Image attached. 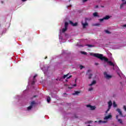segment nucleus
<instances>
[{
    "mask_svg": "<svg viewBox=\"0 0 126 126\" xmlns=\"http://www.w3.org/2000/svg\"><path fill=\"white\" fill-rule=\"evenodd\" d=\"M88 0H83V2H85V1H87Z\"/></svg>",
    "mask_w": 126,
    "mask_h": 126,
    "instance_id": "obj_29",
    "label": "nucleus"
},
{
    "mask_svg": "<svg viewBox=\"0 0 126 126\" xmlns=\"http://www.w3.org/2000/svg\"><path fill=\"white\" fill-rule=\"evenodd\" d=\"M96 81H93L92 83V84H90V86H92V85H94V84H95Z\"/></svg>",
    "mask_w": 126,
    "mask_h": 126,
    "instance_id": "obj_18",
    "label": "nucleus"
},
{
    "mask_svg": "<svg viewBox=\"0 0 126 126\" xmlns=\"http://www.w3.org/2000/svg\"><path fill=\"white\" fill-rule=\"evenodd\" d=\"M112 115L109 114L108 116H105V118H104V120L105 121H107V120H109L110 119H112Z\"/></svg>",
    "mask_w": 126,
    "mask_h": 126,
    "instance_id": "obj_7",
    "label": "nucleus"
},
{
    "mask_svg": "<svg viewBox=\"0 0 126 126\" xmlns=\"http://www.w3.org/2000/svg\"><path fill=\"white\" fill-rule=\"evenodd\" d=\"M87 107L88 108H90V110H95V109H96V107L95 106H92L90 105H87Z\"/></svg>",
    "mask_w": 126,
    "mask_h": 126,
    "instance_id": "obj_9",
    "label": "nucleus"
},
{
    "mask_svg": "<svg viewBox=\"0 0 126 126\" xmlns=\"http://www.w3.org/2000/svg\"><path fill=\"white\" fill-rule=\"evenodd\" d=\"M117 111L119 113V115L120 117H123V113H122V111H121V109H117Z\"/></svg>",
    "mask_w": 126,
    "mask_h": 126,
    "instance_id": "obj_13",
    "label": "nucleus"
},
{
    "mask_svg": "<svg viewBox=\"0 0 126 126\" xmlns=\"http://www.w3.org/2000/svg\"><path fill=\"white\" fill-rule=\"evenodd\" d=\"M98 123L100 124L101 123H102V124H106V123H107V121H102L100 120L99 121H98Z\"/></svg>",
    "mask_w": 126,
    "mask_h": 126,
    "instance_id": "obj_20",
    "label": "nucleus"
},
{
    "mask_svg": "<svg viewBox=\"0 0 126 126\" xmlns=\"http://www.w3.org/2000/svg\"><path fill=\"white\" fill-rule=\"evenodd\" d=\"M99 26V24H95V26Z\"/></svg>",
    "mask_w": 126,
    "mask_h": 126,
    "instance_id": "obj_30",
    "label": "nucleus"
},
{
    "mask_svg": "<svg viewBox=\"0 0 126 126\" xmlns=\"http://www.w3.org/2000/svg\"><path fill=\"white\" fill-rule=\"evenodd\" d=\"M69 23L70 24H71V25H72V26H76L77 25V23H73V22H72L71 21H69Z\"/></svg>",
    "mask_w": 126,
    "mask_h": 126,
    "instance_id": "obj_12",
    "label": "nucleus"
},
{
    "mask_svg": "<svg viewBox=\"0 0 126 126\" xmlns=\"http://www.w3.org/2000/svg\"><path fill=\"white\" fill-rule=\"evenodd\" d=\"M69 74H67L66 75H64V76H63V79H64V78H67V79H69V78H70V77H71V75L69 76Z\"/></svg>",
    "mask_w": 126,
    "mask_h": 126,
    "instance_id": "obj_10",
    "label": "nucleus"
},
{
    "mask_svg": "<svg viewBox=\"0 0 126 126\" xmlns=\"http://www.w3.org/2000/svg\"><path fill=\"white\" fill-rule=\"evenodd\" d=\"M109 18H110V16H106L104 17L103 19H100V21H103V20H107L109 19Z\"/></svg>",
    "mask_w": 126,
    "mask_h": 126,
    "instance_id": "obj_11",
    "label": "nucleus"
},
{
    "mask_svg": "<svg viewBox=\"0 0 126 126\" xmlns=\"http://www.w3.org/2000/svg\"><path fill=\"white\" fill-rule=\"evenodd\" d=\"M26 0H22V1H26Z\"/></svg>",
    "mask_w": 126,
    "mask_h": 126,
    "instance_id": "obj_31",
    "label": "nucleus"
},
{
    "mask_svg": "<svg viewBox=\"0 0 126 126\" xmlns=\"http://www.w3.org/2000/svg\"><path fill=\"white\" fill-rule=\"evenodd\" d=\"M124 109L125 111H126V106H124Z\"/></svg>",
    "mask_w": 126,
    "mask_h": 126,
    "instance_id": "obj_28",
    "label": "nucleus"
},
{
    "mask_svg": "<svg viewBox=\"0 0 126 126\" xmlns=\"http://www.w3.org/2000/svg\"><path fill=\"white\" fill-rule=\"evenodd\" d=\"M93 16L95 17L98 16V13L97 12H95L93 13Z\"/></svg>",
    "mask_w": 126,
    "mask_h": 126,
    "instance_id": "obj_21",
    "label": "nucleus"
},
{
    "mask_svg": "<svg viewBox=\"0 0 126 126\" xmlns=\"http://www.w3.org/2000/svg\"><path fill=\"white\" fill-rule=\"evenodd\" d=\"M70 6H68L67 7L68 8Z\"/></svg>",
    "mask_w": 126,
    "mask_h": 126,
    "instance_id": "obj_35",
    "label": "nucleus"
},
{
    "mask_svg": "<svg viewBox=\"0 0 126 126\" xmlns=\"http://www.w3.org/2000/svg\"><path fill=\"white\" fill-rule=\"evenodd\" d=\"M92 90H93V88H90L89 89V91H92Z\"/></svg>",
    "mask_w": 126,
    "mask_h": 126,
    "instance_id": "obj_26",
    "label": "nucleus"
},
{
    "mask_svg": "<svg viewBox=\"0 0 126 126\" xmlns=\"http://www.w3.org/2000/svg\"><path fill=\"white\" fill-rule=\"evenodd\" d=\"M91 56H93L94 57H95V58H97L98 59H100L101 61H104V62H106L107 63L109 64V65H111L114 66L113 69L114 70H116L117 71L118 75L121 76V71L120 70V69L119 68V67L117 66L116 64V63H112L111 61H109L108 59L103 57V55L100 54L99 53H90Z\"/></svg>",
    "mask_w": 126,
    "mask_h": 126,
    "instance_id": "obj_1",
    "label": "nucleus"
},
{
    "mask_svg": "<svg viewBox=\"0 0 126 126\" xmlns=\"http://www.w3.org/2000/svg\"><path fill=\"white\" fill-rule=\"evenodd\" d=\"M112 101H109L108 102V109H107V110L106 111V113L107 114V113H108V112H109V111H110V109H111V107L112 106Z\"/></svg>",
    "mask_w": 126,
    "mask_h": 126,
    "instance_id": "obj_6",
    "label": "nucleus"
},
{
    "mask_svg": "<svg viewBox=\"0 0 126 126\" xmlns=\"http://www.w3.org/2000/svg\"><path fill=\"white\" fill-rule=\"evenodd\" d=\"M1 3H3V2L1 1Z\"/></svg>",
    "mask_w": 126,
    "mask_h": 126,
    "instance_id": "obj_39",
    "label": "nucleus"
},
{
    "mask_svg": "<svg viewBox=\"0 0 126 126\" xmlns=\"http://www.w3.org/2000/svg\"><path fill=\"white\" fill-rule=\"evenodd\" d=\"M35 104L36 103L35 102V101H32L31 103V105L28 107V111H30V110H31V109H32V108H33V107L35 106Z\"/></svg>",
    "mask_w": 126,
    "mask_h": 126,
    "instance_id": "obj_4",
    "label": "nucleus"
},
{
    "mask_svg": "<svg viewBox=\"0 0 126 126\" xmlns=\"http://www.w3.org/2000/svg\"><path fill=\"white\" fill-rule=\"evenodd\" d=\"M87 46H88V47H94V46H93V45H90V44L87 45Z\"/></svg>",
    "mask_w": 126,
    "mask_h": 126,
    "instance_id": "obj_27",
    "label": "nucleus"
},
{
    "mask_svg": "<svg viewBox=\"0 0 126 126\" xmlns=\"http://www.w3.org/2000/svg\"><path fill=\"white\" fill-rule=\"evenodd\" d=\"M122 1H125V0H122Z\"/></svg>",
    "mask_w": 126,
    "mask_h": 126,
    "instance_id": "obj_37",
    "label": "nucleus"
},
{
    "mask_svg": "<svg viewBox=\"0 0 126 126\" xmlns=\"http://www.w3.org/2000/svg\"><path fill=\"white\" fill-rule=\"evenodd\" d=\"M98 8V6L97 5L95 6V8Z\"/></svg>",
    "mask_w": 126,
    "mask_h": 126,
    "instance_id": "obj_34",
    "label": "nucleus"
},
{
    "mask_svg": "<svg viewBox=\"0 0 126 126\" xmlns=\"http://www.w3.org/2000/svg\"><path fill=\"white\" fill-rule=\"evenodd\" d=\"M84 21L85 22V23H83V22H82V24L83 26V28H85L86 26H88V24L86 21H87V19H85Z\"/></svg>",
    "mask_w": 126,
    "mask_h": 126,
    "instance_id": "obj_5",
    "label": "nucleus"
},
{
    "mask_svg": "<svg viewBox=\"0 0 126 126\" xmlns=\"http://www.w3.org/2000/svg\"><path fill=\"white\" fill-rule=\"evenodd\" d=\"M83 68H84V66H83L82 65L80 66V69H82Z\"/></svg>",
    "mask_w": 126,
    "mask_h": 126,
    "instance_id": "obj_25",
    "label": "nucleus"
},
{
    "mask_svg": "<svg viewBox=\"0 0 126 126\" xmlns=\"http://www.w3.org/2000/svg\"><path fill=\"white\" fill-rule=\"evenodd\" d=\"M81 53L83 55H86L87 54L86 52H85L84 51L81 52Z\"/></svg>",
    "mask_w": 126,
    "mask_h": 126,
    "instance_id": "obj_23",
    "label": "nucleus"
},
{
    "mask_svg": "<svg viewBox=\"0 0 126 126\" xmlns=\"http://www.w3.org/2000/svg\"><path fill=\"white\" fill-rule=\"evenodd\" d=\"M97 122V121H95V123H96Z\"/></svg>",
    "mask_w": 126,
    "mask_h": 126,
    "instance_id": "obj_41",
    "label": "nucleus"
},
{
    "mask_svg": "<svg viewBox=\"0 0 126 126\" xmlns=\"http://www.w3.org/2000/svg\"><path fill=\"white\" fill-rule=\"evenodd\" d=\"M104 76L106 78H107V79H109V78H112V76L110 75H108L107 74L106 72H104Z\"/></svg>",
    "mask_w": 126,
    "mask_h": 126,
    "instance_id": "obj_8",
    "label": "nucleus"
},
{
    "mask_svg": "<svg viewBox=\"0 0 126 126\" xmlns=\"http://www.w3.org/2000/svg\"><path fill=\"white\" fill-rule=\"evenodd\" d=\"M67 26H68V23L65 22V27L62 30H60V34H59V39L60 40V42H63L64 41H62L61 40H63V37L62 36V33H64L66 30H67Z\"/></svg>",
    "mask_w": 126,
    "mask_h": 126,
    "instance_id": "obj_2",
    "label": "nucleus"
},
{
    "mask_svg": "<svg viewBox=\"0 0 126 126\" xmlns=\"http://www.w3.org/2000/svg\"><path fill=\"white\" fill-rule=\"evenodd\" d=\"M47 101L48 103H50V101H51V97H50V96L47 97Z\"/></svg>",
    "mask_w": 126,
    "mask_h": 126,
    "instance_id": "obj_19",
    "label": "nucleus"
},
{
    "mask_svg": "<svg viewBox=\"0 0 126 126\" xmlns=\"http://www.w3.org/2000/svg\"><path fill=\"white\" fill-rule=\"evenodd\" d=\"M124 26V27H126V25H125Z\"/></svg>",
    "mask_w": 126,
    "mask_h": 126,
    "instance_id": "obj_36",
    "label": "nucleus"
},
{
    "mask_svg": "<svg viewBox=\"0 0 126 126\" xmlns=\"http://www.w3.org/2000/svg\"><path fill=\"white\" fill-rule=\"evenodd\" d=\"M76 86V84H74L71 86V87H68V89H71V88H73V87H75Z\"/></svg>",
    "mask_w": 126,
    "mask_h": 126,
    "instance_id": "obj_17",
    "label": "nucleus"
},
{
    "mask_svg": "<svg viewBox=\"0 0 126 126\" xmlns=\"http://www.w3.org/2000/svg\"><path fill=\"white\" fill-rule=\"evenodd\" d=\"M116 119L118 120V121L120 122V124H123V121L121 119H119V115L116 116Z\"/></svg>",
    "mask_w": 126,
    "mask_h": 126,
    "instance_id": "obj_15",
    "label": "nucleus"
},
{
    "mask_svg": "<svg viewBox=\"0 0 126 126\" xmlns=\"http://www.w3.org/2000/svg\"><path fill=\"white\" fill-rule=\"evenodd\" d=\"M45 59H47V57L45 58Z\"/></svg>",
    "mask_w": 126,
    "mask_h": 126,
    "instance_id": "obj_42",
    "label": "nucleus"
},
{
    "mask_svg": "<svg viewBox=\"0 0 126 126\" xmlns=\"http://www.w3.org/2000/svg\"><path fill=\"white\" fill-rule=\"evenodd\" d=\"M37 75L35 74L33 77L32 78V80L31 81V77L30 78L29 80V83L28 84L31 83V84L32 85H33V84H35V82H36V77H37Z\"/></svg>",
    "mask_w": 126,
    "mask_h": 126,
    "instance_id": "obj_3",
    "label": "nucleus"
},
{
    "mask_svg": "<svg viewBox=\"0 0 126 126\" xmlns=\"http://www.w3.org/2000/svg\"><path fill=\"white\" fill-rule=\"evenodd\" d=\"M80 93V92L75 91V93L72 94V95H78Z\"/></svg>",
    "mask_w": 126,
    "mask_h": 126,
    "instance_id": "obj_16",
    "label": "nucleus"
},
{
    "mask_svg": "<svg viewBox=\"0 0 126 126\" xmlns=\"http://www.w3.org/2000/svg\"><path fill=\"white\" fill-rule=\"evenodd\" d=\"M113 107L114 108H116L117 107V104H116V102L115 101L113 102Z\"/></svg>",
    "mask_w": 126,
    "mask_h": 126,
    "instance_id": "obj_22",
    "label": "nucleus"
},
{
    "mask_svg": "<svg viewBox=\"0 0 126 126\" xmlns=\"http://www.w3.org/2000/svg\"><path fill=\"white\" fill-rule=\"evenodd\" d=\"M95 65H98V63H95Z\"/></svg>",
    "mask_w": 126,
    "mask_h": 126,
    "instance_id": "obj_32",
    "label": "nucleus"
},
{
    "mask_svg": "<svg viewBox=\"0 0 126 126\" xmlns=\"http://www.w3.org/2000/svg\"><path fill=\"white\" fill-rule=\"evenodd\" d=\"M91 123V121H89V122H88V123H89V124H90Z\"/></svg>",
    "mask_w": 126,
    "mask_h": 126,
    "instance_id": "obj_33",
    "label": "nucleus"
},
{
    "mask_svg": "<svg viewBox=\"0 0 126 126\" xmlns=\"http://www.w3.org/2000/svg\"><path fill=\"white\" fill-rule=\"evenodd\" d=\"M41 69H42V70H43V71H44V70H43V68H41Z\"/></svg>",
    "mask_w": 126,
    "mask_h": 126,
    "instance_id": "obj_38",
    "label": "nucleus"
},
{
    "mask_svg": "<svg viewBox=\"0 0 126 126\" xmlns=\"http://www.w3.org/2000/svg\"><path fill=\"white\" fill-rule=\"evenodd\" d=\"M44 73H46V72L45 71H44Z\"/></svg>",
    "mask_w": 126,
    "mask_h": 126,
    "instance_id": "obj_40",
    "label": "nucleus"
},
{
    "mask_svg": "<svg viewBox=\"0 0 126 126\" xmlns=\"http://www.w3.org/2000/svg\"><path fill=\"white\" fill-rule=\"evenodd\" d=\"M105 33H107L108 34H110V32H109V31H108V30H106L105 31Z\"/></svg>",
    "mask_w": 126,
    "mask_h": 126,
    "instance_id": "obj_24",
    "label": "nucleus"
},
{
    "mask_svg": "<svg viewBox=\"0 0 126 126\" xmlns=\"http://www.w3.org/2000/svg\"><path fill=\"white\" fill-rule=\"evenodd\" d=\"M89 72H91V70H88V72H87V74H88V75H89V78L90 79V78H91V76H92V75L91 74H89Z\"/></svg>",
    "mask_w": 126,
    "mask_h": 126,
    "instance_id": "obj_14",
    "label": "nucleus"
}]
</instances>
